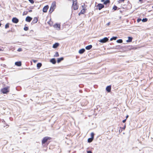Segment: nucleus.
Instances as JSON below:
<instances>
[{"label": "nucleus", "mask_w": 153, "mask_h": 153, "mask_svg": "<svg viewBox=\"0 0 153 153\" xmlns=\"http://www.w3.org/2000/svg\"><path fill=\"white\" fill-rule=\"evenodd\" d=\"M9 23H7L6 24L5 26V29H7V28H8L9 27Z\"/></svg>", "instance_id": "a878e982"}, {"label": "nucleus", "mask_w": 153, "mask_h": 153, "mask_svg": "<svg viewBox=\"0 0 153 153\" xmlns=\"http://www.w3.org/2000/svg\"><path fill=\"white\" fill-rule=\"evenodd\" d=\"M63 57H61L60 58H58L57 59V62L58 63L60 62L61 61L63 60Z\"/></svg>", "instance_id": "412c9836"}, {"label": "nucleus", "mask_w": 153, "mask_h": 153, "mask_svg": "<svg viewBox=\"0 0 153 153\" xmlns=\"http://www.w3.org/2000/svg\"><path fill=\"white\" fill-rule=\"evenodd\" d=\"M72 7L74 10H76L78 8V6L77 4V2L76 1L73 2Z\"/></svg>", "instance_id": "39448f33"}, {"label": "nucleus", "mask_w": 153, "mask_h": 153, "mask_svg": "<svg viewBox=\"0 0 153 153\" xmlns=\"http://www.w3.org/2000/svg\"><path fill=\"white\" fill-rule=\"evenodd\" d=\"M24 29L25 31H27L28 30V27H25Z\"/></svg>", "instance_id": "2f4dec72"}, {"label": "nucleus", "mask_w": 153, "mask_h": 153, "mask_svg": "<svg viewBox=\"0 0 153 153\" xmlns=\"http://www.w3.org/2000/svg\"><path fill=\"white\" fill-rule=\"evenodd\" d=\"M143 0H139V1L140 2H142V1H143Z\"/></svg>", "instance_id": "a19ab883"}, {"label": "nucleus", "mask_w": 153, "mask_h": 153, "mask_svg": "<svg viewBox=\"0 0 153 153\" xmlns=\"http://www.w3.org/2000/svg\"><path fill=\"white\" fill-rule=\"evenodd\" d=\"M125 0H119L120 2H124Z\"/></svg>", "instance_id": "c9c22d12"}, {"label": "nucleus", "mask_w": 153, "mask_h": 153, "mask_svg": "<svg viewBox=\"0 0 153 153\" xmlns=\"http://www.w3.org/2000/svg\"><path fill=\"white\" fill-rule=\"evenodd\" d=\"M141 19L138 18L137 19V21L138 22H139L140 21H141Z\"/></svg>", "instance_id": "f704fd0d"}, {"label": "nucleus", "mask_w": 153, "mask_h": 153, "mask_svg": "<svg viewBox=\"0 0 153 153\" xmlns=\"http://www.w3.org/2000/svg\"><path fill=\"white\" fill-rule=\"evenodd\" d=\"M152 8L153 9V6H152Z\"/></svg>", "instance_id": "09e8293b"}, {"label": "nucleus", "mask_w": 153, "mask_h": 153, "mask_svg": "<svg viewBox=\"0 0 153 153\" xmlns=\"http://www.w3.org/2000/svg\"><path fill=\"white\" fill-rule=\"evenodd\" d=\"M87 153H92V152L91 151H88Z\"/></svg>", "instance_id": "ea45409f"}, {"label": "nucleus", "mask_w": 153, "mask_h": 153, "mask_svg": "<svg viewBox=\"0 0 153 153\" xmlns=\"http://www.w3.org/2000/svg\"><path fill=\"white\" fill-rule=\"evenodd\" d=\"M125 127H126V126L125 125L124 126V129L125 128Z\"/></svg>", "instance_id": "de8ad7c7"}, {"label": "nucleus", "mask_w": 153, "mask_h": 153, "mask_svg": "<svg viewBox=\"0 0 153 153\" xmlns=\"http://www.w3.org/2000/svg\"><path fill=\"white\" fill-rule=\"evenodd\" d=\"M12 22H13L15 23H17L19 22V19L16 17H13V18L12 20Z\"/></svg>", "instance_id": "6e6552de"}, {"label": "nucleus", "mask_w": 153, "mask_h": 153, "mask_svg": "<svg viewBox=\"0 0 153 153\" xmlns=\"http://www.w3.org/2000/svg\"><path fill=\"white\" fill-rule=\"evenodd\" d=\"M28 13L27 11H24L23 13V16L26 15Z\"/></svg>", "instance_id": "7c9ffc66"}, {"label": "nucleus", "mask_w": 153, "mask_h": 153, "mask_svg": "<svg viewBox=\"0 0 153 153\" xmlns=\"http://www.w3.org/2000/svg\"><path fill=\"white\" fill-rule=\"evenodd\" d=\"M38 21V19L37 17H34L32 22V24H34L36 23Z\"/></svg>", "instance_id": "f8f14e48"}, {"label": "nucleus", "mask_w": 153, "mask_h": 153, "mask_svg": "<svg viewBox=\"0 0 153 153\" xmlns=\"http://www.w3.org/2000/svg\"><path fill=\"white\" fill-rule=\"evenodd\" d=\"M126 119L123 120V123H125L126 122Z\"/></svg>", "instance_id": "58836bf2"}, {"label": "nucleus", "mask_w": 153, "mask_h": 153, "mask_svg": "<svg viewBox=\"0 0 153 153\" xmlns=\"http://www.w3.org/2000/svg\"><path fill=\"white\" fill-rule=\"evenodd\" d=\"M50 62L53 64H55L56 63V61L55 59H52L50 60Z\"/></svg>", "instance_id": "6ab92c4d"}, {"label": "nucleus", "mask_w": 153, "mask_h": 153, "mask_svg": "<svg viewBox=\"0 0 153 153\" xmlns=\"http://www.w3.org/2000/svg\"><path fill=\"white\" fill-rule=\"evenodd\" d=\"M15 65L18 66H20L22 65V64L21 62L20 61L17 62H15Z\"/></svg>", "instance_id": "2eb2a0df"}, {"label": "nucleus", "mask_w": 153, "mask_h": 153, "mask_svg": "<svg viewBox=\"0 0 153 153\" xmlns=\"http://www.w3.org/2000/svg\"><path fill=\"white\" fill-rule=\"evenodd\" d=\"M117 37H115V36H114V37H113L112 38H111V39H110V40L111 41L113 40H115L116 39H117Z\"/></svg>", "instance_id": "bb28decb"}, {"label": "nucleus", "mask_w": 153, "mask_h": 153, "mask_svg": "<svg viewBox=\"0 0 153 153\" xmlns=\"http://www.w3.org/2000/svg\"><path fill=\"white\" fill-rule=\"evenodd\" d=\"M32 18L30 17V16H27L26 17L25 19V21L28 22H30L32 20Z\"/></svg>", "instance_id": "9b49d317"}, {"label": "nucleus", "mask_w": 153, "mask_h": 153, "mask_svg": "<svg viewBox=\"0 0 153 153\" xmlns=\"http://www.w3.org/2000/svg\"><path fill=\"white\" fill-rule=\"evenodd\" d=\"M111 85L107 86L106 88V91L108 92H110L111 91Z\"/></svg>", "instance_id": "ddd939ff"}, {"label": "nucleus", "mask_w": 153, "mask_h": 153, "mask_svg": "<svg viewBox=\"0 0 153 153\" xmlns=\"http://www.w3.org/2000/svg\"><path fill=\"white\" fill-rule=\"evenodd\" d=\"M101 2H103V4L105 5L108 4H109L110 2V0H106L105 1V0H101Z\"/></svg>", "instance_id": "1a4fd4ad"}, {"label": "nucleus", "mask_w": 153, "mask_h": 153, "mask_svg": "<svg viewBox=\"0 0 153 153\" xmlns=\"http://www.w3.org/2000/svg\"><path fill=\"white\" fill-rule=\"evenodd\" d=\"M68 1L71 2L72 1L73 2L74 1V0H67Z\"/></svg>", "instance_id": "4c0bfd02"}, {"label": "nucleus", "mask_w": 153, "mask_h": 153, "mask_svg": "<svg viewBox=\"0 0 153 153\" xmlns=\"http://www.w3.org/2000/svg\"><path fill=\"white\" fill-rule=\"evenodd\" d=\"M22 51V49L21 48H19L17 50V51H18V52L21 51Z\"/></svg>", "instance_id": "72a5a7b5"}, {"label": "nucleus", "mask_w": 153, "mask_h": 153, "mask_svg": "<svg viewBox=\"0 0 153 153\" xmlns=\"http://www.w3.org/2000/svg\"><path fill=\"white\" fill-rule=\"evenodd\" d=\"M96 9L98 10H101L103 8H104L105 7L104 5L102 4L99 3L96 6Z\"/></svg>", "instance_id": "20e7f679"}, {"label": "nucleus", "mask_w": 153, "mask_h": 153, "mask_svg": "<svg viewBox=\"0 0 153 153\" xmlns=\"http://www.w3.org/2000/svg\"><path fill=\"white\" fill-rule=\"evenodd\" d=\"M117 43H122L123 42V40L122 39H119L117 40Z\"/></svg>", "instance_id": "393cba45"}, {"label": "nucleus", "mask_w": 153, "mask_h": 153, "mask_svg": "<svg viewBox=\"0 0 153 153\" xmlns=\"http://www.w3.org/2000/svg\"><path fill=\"white\" fill-rule=\"evenodd\" d=\"M128 117V115H127L126 117V119H127Z\"/></svg>", "instance_id": "a18cd8bd"}, {"label": "nucleus", "mask_w": 153, "mask_h": 153, "mask_svg": "<svg viewBox=\"0 0 153 153\" xmlns=\"http://www.w3.org/2000/svg\"><path fill=\"white\" fill-rule=\"evenodd\" d=\"M117 7L114 5L113 7V9L114 10H117Z\"/></svg>", "instance_id": "cd10ccee"}, {"label": "nucleus", "mask_w": 153, "mask_h": 153, "mask_svg": "<svg viewBox=\"0 0 153 153\" xmlns=\"http://www.w3.org/2000/svg\"><path fill=\"white\" fill-rule=\"evenodd\" d=\"M28 0L31 4H33L34 3V1L33 0Z\"/></svg>", "instance_id": "473e14b6"}, {"label": "nucleus", "mask_w": 153, "mask_h": 153, "mask_svg": "<svg viewBox=\"0 0 153 153\" xmlns=\"http://www.w3.org/2000/svg\"><path fill=\"white\" fill-rule=\"evenodd\" d=\"M9 91L8 87H5L1 90V92L3 94H6Z\"/></svg>", "instance_id": "423d86ee"}, {"label": "nucleus", "mask_w": 153, "mask_h": 153, "mask_svg": "<svg viewBox=\"0 0 153 153\" xmlns=\"http://www.w3.org/2000/svg\"><path fill=\"white\" fill-rule=\"evenodd\" d=\"M59 44L58 43H56L53 45V48H56L58 46H59Z\"/></svg>", "instance_id": "dca6fc26"}, {"label": "nucleus", "mask_w": 153, "mask_h": 153, "mask_svg": "<svg viewBox=\"0 0 153 153\" xmlns=\"http://www.w3.org/2000/svg\"><path fill=\"white\" fill-rule=\"evenodd\" d=\"M56 7V2L55 1H53L52 3L51 6L50 8L49 12L50 13H52Z\"/></svg>", "instance_id": "f03ea898"}, {"label": "nucleus", "mask_w": 153, "mask_h": 153, "mask_svg": "<svg viewBox=\"0 0 153 153\" xmlns=\"http://www.w3.org/2000/svg\"><path fill=\"white\" fill-rule=\"evenodd\" d=\"M128 39L126 40V42H131L132 41L133 38L132 37H128Z\"/></svg>", "instance_id": "f3484780"}, {"label": "nucleus", "mask_w": 153, "mask_h": 153, "mask_svg": "<svg viewBox=\"0 0 153 153\" xmlns=\"http://www.w3.org/2000/svg\"><path fill=\"white\" fill-rule=\"evenodd\" d=\"M8 126H8V125H7L6 126L7 127H8Z\"/></svg>", "instance_id": "49530a36"}, {"label": "nucleus", "mask_w": 153, "mask_h": 153, "mask_svg": "<svg viewBox=\"0 0 153 153\" xmlns=\"http://www.w3.org/2000/svg\"><path fill=\"white\" fill-rule=\"evenodd\" d=\"M93 139H93V138H88V143H91V142L93 141Z\"/></svg>", "instance_id": "4be33fe9"}, {"label": "nucleus", "mask_w": 153, "mask_h": 153, "mask_svg": "<svg viewBox=\"0 0 153 153\" xmlns=\"http://www.w3.org/2000/svg\"><path fill=\"white\" fill-rule=\"evenodd\" d=\"M86 6L85 4H84L83 5H82V9L81 10L80 12L78 13V15L80 16L81 14H83L85 13V11L86 10Z\"/></svg>", "instance_id": "7ed1b4c3"}, {"label": "nucleus", "mask_w": 153, "mask_h": 153, "mask_svg": "<svg viewBox=\"0 0 153 153\" xmlns=\"http://www.w3.org/2000/svg\"><path fill=\"white\" fill-rule=\"evenodd\" d=\"M59 56V54L58 52H56L55 53V55L54 56V57H57Z\"/></svg>", "instance_id": "b1692460"}, {"label": "nucleus", "mask_w": 153, "mask_h": 153, "mask_svg": "<svg viewBox=\"0 0 153 153\" xmlns=\"http://www.w3.org/2000/svg\"><path fill=\"white\" fill-rule=\"evenodd\" d=\"M109 24H110V23H109H109H108L107 24V25H109Z\"/></svg>", "instance_id": "c03bdc74"}, {"label": "nucleus", "mask_w": 153, "mask_h": 153, "mask_svg": "<svg viewBox=\"0 0 153 153\" xmlns=\"http://www.w3.org/2000/svg\"><path fill=\"white\" fill-rule=\"evenodd\" d=\"M85 51V50L84 49H82L79 50V52L80 54H82L84 53Z\"/></svg>", "instance_id": "aec40b11"}, {"label": "nucleus", "mask_w": 153, "mask_h": 153, "mask_svg": "<svg viewBox=\"0 0 153 153\" xmlns=\"http://www.w3.org/2000/svg\"><path fill=\"white\" fill-rule=\"evenodd\" d=\"M108 39L107 38L105 37L99 40V42L101 43H105L108 41Z\"/></svg>", "instance_id": "0eeeda50"}, {"label": "nucleus", "mask_w": 153, "mask_h": 153, "mask_svg": "<svg viewBox=\"0 0 153 153\" xmlns=\"http://www.w3.org/2000/svg\"><path fill=\"white\" fill-rule=\"evenodd\" d=\"M42 65V64L40 63H39L37 64V66L38 68H39Z\"/></svg>", "instance_id": "5701e85b"}, {"label": "nucleus", "mask_w": 153, "mask_h": 153, "mask_svg": "<svg viewBox=\"0 0 153 153\" xmlns=\"http://www.w3.org/2000/svg\"><path fill=\"white\" fill-rule=\"evenodd\" d=\"M91 138H92L93 139L94 138V134L93 132H92L91 134Z\"/></svg>", "instance_id": "c85d7f7f"}, {"label": "nucleus", "mask_w": 153, "mask_h": 153, "mask_svg": "<svg viewBox=\"0 0 153 153\" xmlns=\"http://www.w3.org/2000/svg\"><path fill=\"white\" fill-rule=\"evenodd\" d=\"M148 20V19L147 18L143 19L142 20V21L143 22H147Z\"/></svg>", "instance_id": "c756f323"}, {"label": "nucleus", "mask_w": 153, "mask_h": 153, "mask_svg": "<svg viewBox=\"0 0 153 153\" xmlns=\"http://www.w3.org/2000/svg\"><path fill=\"white\" fill-rule=\"evenodd\" d=\"M51 139V138L48 137H44L42 140V145L46 144L48 146L50 141L49 140Z\"/></svg>", "instance_id": "f257e3e1"}, {"label": "nucleus", "mask_w": 153, "mask_h": 153, "mask_svg": "<svg viewBox=\"0 0 153 153\" xmlns=\"http://www.w3.org/2000/svg\"><path fill=\"white\" fill-rule=\"evenodd\" d=\"M33 62H34V63H35L36 62H37V60H33Z\"/></svg>", "instance_id": "e433bc0d"}, {"label": "nucleus", "mask_w": 153, "mask_h": 153, "mask_svg": "<svg viewBox=\"0 0 153 153\" xmlns=\"http://www.w3.org/2000/svg\"><path fill=\"white\" fill-rule=\"evenodd\" d=\"M3 50L1 48H0V51H2Z\"/></svg>", "instance_id": "79ce46f5"}, {"label": "nucleus", "mask_w": 153, "mask_h": 153, "mask_svg": "<svg viewBox=\"0 0 153 153\" xmlns=\"http://www.w3.org/2000/svg\"><path fill=\"white\" fill-rule=\"evenodd\" d=\"M48 8L49 6L48 5L45 6L43 8V11L44 13L47 12Z\"/></svg>", "instance_id": "9d476101"}, {"label": "nucleus", "mask_w": 153, "mask_h": 153, "mask_svg": "<svg viewBox=\"0 0 153 153\" xmlns=\"http://www.w3.org/2000/svg\"><path fill=\"white\" fill-rule=\"evenodd\" d=\"M92 46L91 45H88L85 47V49L87 50H89L92 48Z\"/></svg>", "instance_id": "a211bd4d"}, {"label": "nucleus", "mask_w": 153, "mask_h": 153, "mask_svg": "<svg viewBox=\"0 0 153 153\" xmlns=\"http://www.w3.org/2000/svg\"><path fill=\"white\" fill-rule=\"evenodd\" d=\"M53 26L54 28H58L59 29L60 28V25L59 24H56L54 25Z\"/></svg>", "instance_id": "4468645a"}, {"label": "nucleus", "mask_w": 153, "mask_h": 153, "mask_svg": "<svg viewBox=\"0 0 153 153\" xmlns=\"http://www.w3.org/2000/svg\"><path fill=\"white\" fill-rule=\"evenodd\" d=\"M32 10H30L29 11V12H32Z\"/></svg>", "instance_id": "37998d69"}]
</instances>
